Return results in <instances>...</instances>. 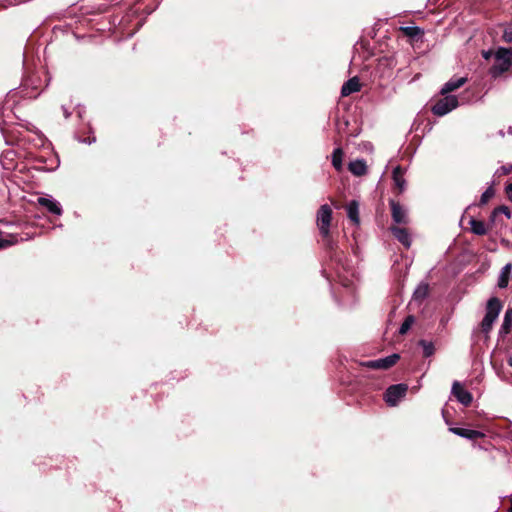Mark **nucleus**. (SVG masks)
Returning a JSON list of instances; mask_svg holds the SVG:
<instances>
[{"label": "nucleus", "instance_id": "nucleus-15", "mask_svg": "<svg viewBox=\"0 0 512 512\" xmlns=\"http://www.w3.org/2000/svg\"><path fill=\"white\" fill-rule=\"evenodd\" d=\"M361 84L357 77H352L348 81H346L341 88V95L343 97L349 96L354 92L360 91Z\"/></svg>", "mask_w": 512, "mask_h": 512}, {"label": "nucleus", "instance_id": "nucleus-11", "mask_svg": "<svg viewBox=\"0 0 512 512\" xmlns=\"http://www.w3.org/2000/svg\"><path fill=\"white\" fill-rule=\"evenodd\" d=\"M449 431L455 435H458L460 437H463V438H466L469 440H478L480 438L485 437V434L478 430L465 429V428H459V427H450Z\"/></svg>", "mask_w": 512, "mask_h": 512}, {"label": "nucleus", "instance_id": "nucleus-35", "mask_svg": "<svg viewBox=\"0 0 512 512\" xmlns=\"http://www.w3.org/2000/svg\"><path fill=\"white\" fill-rule=\"evenodd\" d=\"M40 218V215L37 213L36 208L34 207V223L33 226L36 228L38 226V223L36 222V219Z\"/></svg>", "mask_w": 512, "mask_h": 512}, {"label": "nucleus", "instance_id": "nucleus-4", "mask_svg": "<svg viewBox=\"0 0 512 512\" xmlns=\"http://www.w3.org/2000/svg\"><path fill=\"white\" fill-rule=\"evenodd\" d=\"M443 97L435 100V103L431 107V111L436 116H444L457 108L459 102L454 95H442Z\"/></svg>", "mask_w": 512, "mask_h": 512}, {"label": "nucleus", "instance_id": "nucleus-21", "mask_svg": "<svg viewBox=\"0 0 512 512\" xmlns=\"http://www.w3.org/2000/svg\"><path fill=\"white\" fill-rule=\"evenodd\" d=\"M19 241L18 235L15 234H6L4 235L0 231V250L10 247L13 244L17 243Z\"/></svg>", "mask_w": 512, "mask_h": 512}, {"label": "nucleus", "instance_id": "nucleus-32", "mask_svg": "<svg viewBox=\"0 0 512 512\" xmlns=\"http://www.w3.org/2000/svg\"><path fill=\"white\" fill-rule=\"evenodd\" d=\"M512 172V165L511 164H507V165H503L501 166L498 170H497V174L499 176H502V175H508Z\"/></svg>", "mask_w": 512, "mask_h": 512}, {"label": "nucleus", "instance_id": "nucleus-39", "mask_svg": "<svg viewBox=\"0 0 512 512\" xmlns=\"http://www.w3.org/2000/svg\"><path fill=\"white\" fill-rule=\"evenodd\" d=\"M508 512H512V500H511L510 507L508 508Z\"/></svg>", "mask_w": 512, "mask_h": 512}, {"label": "nucleus", "instance_id": "nucleus-16", "mask_svg": "<svg viewBox=\"0 0 512 512\" xmlns=\"http://www.w3.org/2000/svg\"><path fill=\"white\" fill-rule=\"evenodd\" d=\"M471 232L478 236H483L488 233V226L484 221L471 218L469 221Z\"/></svg>", "mask_w": 512, "mask_h": 512}, {"label": "nucleus", "instance_id": "nucleus-3", "mask_svg": "<svg viewBox=\"0 0 512 512\" xmlns=\"http://www.w3.org/2000/svg\"><path fill=\"white\" fill-rule=\"evenodd\" d=\"M495 63L489 73L493 78L501 76L512 68V48L499 47L494 54Z\"/></svg>", "mask_w": 512, "mask_h": 512}, {"label": "nucleus", "instance_id": "nucleus-38", "mask_svg": "<svg viewBox=\"0 0 512 512\" xmlns=\"http://www.w3.org/2000/svg\"><path fill=\"white\" fill-rule=\"evenodd\" d=\"M508 364L512 367V357L508 359Z\"/></svg>", "mask_w": 512, "mask_h": 512}, {"label": "nucleus", "instance_id": "nucleus-23", "mask_svg": "<svg viewBox=\"0 0 512 512\" xmlns=\"http://www.w3.org/2000/svg\"><path fill=\"white\" fill-rule=\"evenodd\" d=\"M344 152L342 148L338 147L334 149L332 153V165L337 171H340L342 169V159H343Z\"/></svg>", "mask_w": 512, "mask_h": 512}, {"label": "nucleus", "instance_id": "nucleus-19", "mask_svg": "<svg viewBox=\"0 0 512 512\" xmlns=\"http://www.w3.org/2000/svg\"><path fill=\"white\" fill-rule=\"evenodd\" d=\"M512 327V309H508L504 315V320L499 330V335L504 337L511 332Z\"/></svg>", "mask_w": 512, "mask_h": 512}, {"label": "nucleus", "instance_id": "nucleus-5", "mask_svg": "<svg viewBox=\"0 0 512 512\" xmlns=\"http://www.w3.org/2000/svg\"><path fill=\"white\" fill-rule=\"evenodd\" d=\"M332 220V209L329 205H322L317 213V225L319 227L320 235L326 237L330 232V225Z\"/></svg>", "mask_w": 512, "mask_h": 512}, {"label": "nucleus", "instance_id": "nucleus-20", "mask_svg": "<svg viewBox=\"0 0 512 512\" xmlns=\"http://www.w3.org/2000/svg\"><path fill=\"white\" fill-rule=\"evenodd\" d=\"M347 214L349 219L356 225L360 223L359 219V205L358 202L353 200L349 203L347 208Z\"/></svg>", "mask_w": 512, "mask_h": 512}, {"label": "nucleus", "instance_id": "nucleus-2", "mask_svg": "<svg viewBox=\"0 0 512 512\" xmlns=\"http://www.w3.org/2000/svg\"><path fill=\"white\" fill-rule=\"evenodd\" d=\"M502 308L503 304L501 300L497 297H491L486 303V313L479 324L477 332L484 334L485 337H488L493 328V324L497 320Z\"/></svg>", "mask_w": 512, "mask_h": 512}, {"label": "nucleus", "instance_id": "nucleus-26", "mask_svg": "<svg viewBox=\"0 0 512 512\" xmlns=\"http://www.w3.org/2000/svg\"><path fill=\"white\" fill-rule=\"evenodd\" d=\"M498 214H504L508 219L511 218V211L509 207L505 205H500L492 211L490 215V221H495V218Z\"/></svg>", "mask_w": 512, "mask_h": 512}, {"label": "nucleus", "instance_id": "nucleus-18", "mask_svg": "<svg viewBox=\"0 0 512 512\" xmlns=\"http://www.w3.org/2000/svg\"><path fill=\"white\" fill-rule=\"evenodd\" d=\"M511 270L512 265L510 263L502 268L497 284L499 288L504 289L508 286Z\"/></svg>", "mask_w": 512, "mask_h": 512}, {"label": "nucleus", "instance_id": "nucleus-29", "mask_svg": "<svg viewBox=\"0 0 512 512\" xmlns=\"http://www.w3.org/2000/svg\"><path fill=\"white\" fill-rule=\"evenodd\" d=\"M494 195L495 190L493 189V187L487 188L480 197L479 206H484L485 204H487Z\"/></svg>", "mask_w": 512, "mask_h": 512}, {"label": "nucleus", "instance_id": "nucleus-9", "mask_svg": "<svg viewBox=\"0 0 512 512\" xmlns=\"http://www.w3.org/2000/svg\"><path fill=\"white\" fill-rule=\"evenodd\" d=\"M37 203L47 213H50L55 216H60L62 214V208L60 204L55 200L39 197L37 199Z\"/></svg>", "mask_w": 512, "mask_h": 512}, {"label": "nucleus", "instance_id": "nucleus-30", "mask_svg": "<svg viewBox=\"0 0 512 512\" xmlns=\"http://www.w3.org/2000/svg\"><path fill=\"white\" fill-rule=\"evenodd\" d=\"M33 142H34V147L37 145L44 146V136L40 131L36 130L35 128H34Z\"/></svg>", "mask_w": 512, "mask_h": 512}, {"label": "nucleus", "instance_id": "nucleus-28", "mask_svg": "<svg viewBox=\"0 0 512 512\" xmlns=\"http://www.w3.org/2000/svg\"><path fill=\"white\" fill-rule=\"evenodd\" d=\"M321 238H322V242H323L325 249L329 253H333L337 248V244H336V242L333 241L330 232H328V235L326 237L321 236Z\"/></svg>", "mask_w": 512, "mask_h": 512}, {"label": "nucleus", "instance_id": "nucleus-13", "mask_svg": "<svg viewBox=\"0 0 512 512\" xmlns=\"http://www.w3.org/2000/svg\"><path fill=\"white\" fill-rule=\"evenodd\" d=\"M393 236L406 248H409L411 245L410 234L406 228L392 226L390 228Z\"/></svg>", "mask_w": 512, "mask_h": 512}, {"label": "nucleus", "instance_id": "nucleus-17", "mask_svg": "<svg viewBox=\"0 0 512 512\" xmlns=\"http://www.w3.org/2000/svg\"><path fill=\"white\" fill-rule=\"evenodd\" d=\"M349 171L355 176H363L367 173V165L364 160H355L349 163Z\"/></svg>", "mask_w": 512, "mask_h": 512}, {"label": "nucleus", "instance_id": "nucleus-31", "mask_svg": "<svg viewBox=\"0 0 512 512\" xmlns=\"http://www.w3.org/2000/svg\"><path fill=\"white\" fill-rule=\"evenodd\" d=\"M44 163V157L38 156L34 153V170H44L45 167L42 165Z\"/></svg>", "mask_w": 512, "mask_h": 512}, {"label": "nucleus", "instance_id": "nucleus-10", "mask_svg": "<svg viewBox=\"0 0 512 512\" xmlns=\"http://www.w3.org/2000/svg\"><path fill=\"white\" fill-rule=\"evenodd\" d=\"M389 204L391 207V216H392L393 221L397 224H406L407 223L406 212L403 209V207L400 205V203L391 199L389 201Z\"/></svg>", "mask_w": 512, "mask_h": 512}, {"label": "nucleus", "instance_id": "nucleus-8", "mask_svg": "<svg viewBox=\"0 0 512 512\" xmlns=\"http://www.w3.org/2000/svg\"><path fill=\"white\" fill-rule=\"evenodd\" d=\"M451 393L462 405L466 407L470 406L473 401L472 394L458 381L453 382Z\"/></svg>", "mask_w": 512, "mask_h": 512}, {"label": "nucleus", "instance_id": "nucleus-1", "mask_svg": "<svg viewBox=\"0 0 512 512\" xmlns=\"http://www.w3.org/2000/svg\"><path fill=\"white\" fill-rule=\"evenodd\" d=\"M502 308L503 304L501 300L497 297H491L486 303V313L479 324L477 332L484 334L485 337H488L493 328V324L497 320Z\"/></svg>", "mask_w": 512, "mask_h": 512}, {"label": "nucleus", "instance_id": "nucleus-34", "mask_svg": "<svg viewBox=\"0 0 512 512\" xmlns=\"http://www.w3.org/2000/svg\"><path fill=\"white\" fill-rule=\"evenodd\" d=\"M506 195H507V198L512 202V183L507 185Z\"/></svg>", "mask_w": 512, "mask_h": 512}, {"label": "nucleus", "instance_id": "nucleus-37", "mask_svg": "<svg viewBox=\"0 0 512 512\" xmlns=\"http://www.w3.org/2000/svg\"><path fill=\"white\" fill-rule=\"evenodd\" d=\"M26 236H27L26 238L20 237V240L23 241V240H28L30 238L28 233H26Z\"/></svg>", "mask_w": 512, "mask_h": 512}, {"label": "nucleus", "instance_id": "nucleus-27", "mask_svg": "<svg viewBox=\"0 0 512 512\" xmlns=\"http://www.w3.org/2000/svg\"><path fill=\"white\" fill-rule=\"evenodd\" d=\"M414 323L415 317L413 315H408L400 326L399 334L405 335Z\"/></svg>", "mask_w": 512, "mask_h": 512}, {"label": "nucleus", "instance_id": "nucleus-25", "mask_svg": "<svg viewBox=\"0 0 512 512\" xmlns=\"http://www.w3.org/2000/svg\"><path fill=\"white\" fill-rule=\"evenodd\" d=\"M429 294V286L428 284H421L414 291L413 298L417 301L424 300Z\"/></svg>", "mask_w": 512, "mask_h": 512}, {"label": "nucleus", "instance_id": "nucleus-33", "mask_svg": "<svg viewBox=\"0 0 512 512\" xmlns=\"http://www.w3.org/2000/svg\"><path fill=\"white\" fill-rule=\"evenodd\" d=\"M494 54L495 53L492 50H487V51L483 50L482 51V56L486 60H489Z\"/></svg>", "mask_w": 512, "mask_h": 512}, {"label": "nucleus", "instance_id": "nucleus-24", "mask_svg": "<svg viewBox=\"0 0 512 512\" xmlns=\"http://www.w3.org/2000/svg\"><path fill=\"white\" fill-rule=\"evenodd\" d=\"M418 345L423 349V357H430L435 353L433 342L424 339L419 340Z\"/></svg>", "mask_w": 512, "mask_h": 512}, {"label": "nucleus", "instance_id": "nucleus-12", "mask_svg": "<svg viewBox=\"0 0 512 512\" xmlns=\"http://www.w3.org/2000/svg\"><path fill=\"white\" fill-rule=\"evenodd\" d=\"M392 179L394 182V190L397 194H401L405 190L406 181L404 179V169L397 166L393 169Z\"/></svg>", "mask_w": 512, "mask_h": 512}, {"label": "nucleus", "instance_id": "nucleus-7", "mask_svg": "<svg viewBox=\"0 0 512 512\" xmlns=\"http://www.w3.org/2000/svg\"><path fill=\"white\" fill-rule=\"evenodd\" d=\"M399 359V354H392L385 358L363 362L362 366L374 370H387L394 366Z\"/></svg>", "mask_w": 512, "mask_h": 512}, {"label": "nucleus", "instance_id": "nucleus-14", "mask_svg": "<svg viewBox=\"0 0 512 512\" xmlns=\"http://www.w3.org/2000/svg\"><path fill=\"white\" fill-rule=\"evenodd\" d=\"M467 82L466 77H461L458 79H450L447 83L442 87L440 94L441 95H449V93L457 90L462 87Z\"/></svg>", "mask_w": 512, "mask_h": 512}, {"label": "nucleus", "instance_id": "nucleus-36", "mask_svg": "<svg viewBox=\"0 0 512 512\" xmlns=\"http://www.w3.org/2000/svg\"><path fill=\"white\" fill-rule=\"evenodd\" d=\"M447 414H448V411H447V410H445V409H443V410H442V415H443V417H444V419H445V422H446L448 425H450L449 417H447Z\"/></svg>", "mask_w": 512, "mask_h": 512}, {"label": "nucleus", "instance_id": "nucleus-6", "mask_svg": "<svg viewBox=\"0 0 512 512\" xmlns=\"http://www.w3.org/2000/svg\"><path fill=\"white\" fill-rule=\"evenodd\" d=\"M408 390L406 384H394L387 388L384 399L389 406H396L401 398H403Z\"/></svg>", "mask_w": 512, "mask_h": 512}, {"label": "nucleus", "instance_id": "nucleus-22", "mask_svg": "<svg viewBox=\"0 0 512 512\" xmlns=\"http://www.w3.org/2000/svg\"><path fill=\"white\" fill-rule=\"evenodd\" d=\"M400 31L409 38H417L424 34L423 30L418 26L400 27Z\"/></svg>", "mask_w": 512, "mask_h": 512}]
</instances>
